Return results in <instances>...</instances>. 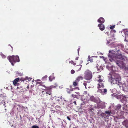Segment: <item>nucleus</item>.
<instances>
[{
    "mask_svg": "<svg viewBox=\"0 0 128 128\" xmlns=\"http://www.w3.org/2000/svg\"><path fill=\"white\" fill-rule=\"evenodd\" d=\"M75 72L73 70H72L71 71V73L72 74H74Z\"/></svg>",
    "mask_w": 128,
    "mask_h": 128,
    "instance_id": "473e14b6",
    "label": "nucleus"
},
{
    "mask_svg": "<svg viewBox=\"0 0 128 128\" xmlns=\"http://www.w3.org/2000/svg\"><path fill=\"white\" fill-rule=\"evenodd\" d=\"M117 51L118 52L117 53L114 55L115 58L116 59H120L125 61L126 58V57L124 55H122L120 52V53L118 52L120 51L119 50H118Z\"/></svg>",
    "mask_w": 128,
    "mask_h": 128,
    "instance_id": "39448f33",
    "label": "nucleus"
},
{
    "mask_svg": "<svg viewBox=\"0 0 128 128\" xmlns=\"http://www.w3.org/2000/svg\"><path fill=\"white\" fill-rule=\"evenodd\" d=\"M126 69L128 70V68H127Z\"/></svg>",
    "mask_w": 128,
    "mask_h": 128,
    "instance_id": "6e6d98bb",
    "label": "nucleus"
},
{
    "mask_svg": "<svg viewBox=\"0 0 128 128\" xmlns=\"http://www.w3.org/2000/svg\"><path fill=\"white\" fill-rule=\"evenodd\" d=\"M108 56L109 57V60L110 62H112V61L113 60V59L112 58V56L108 54Z\"/></svg>",
    "mask_w": 128,
    "mask_h": 128,
    "instance_id": "a211bd4d",
    "label": "nucleus"
},
{
    "mask_svg": "<svg viewBox=\"0 0 128 128\" xmlns=\"http://www.w3.org/2000/svg\"><path fill=\"white\" fill-rule=\"evenodd\" d=\"M38 81H40V80H37Z\"/></svg>",
    "mask_w": 128,
    "mask_h": 128,
    "instance_id": "864d4df0",
    "label": "nucleus"
},
{
    "mask_svg": "<svg viewBox=\"0 0 128 128\" xmlns=\"http://www.w3.org/2000/svg\"><path fill=\"white\" fill-rule=\"evenodd\" d=\"M128 30H126V32H128Z\"/></svg>",
    "mask_w": 128,
    "mask_h": 128,
    "instance_id": "09e8293b",
    "label": "nucleus"
},
{
    "mask_svg": "<svg viewBox=\"0 0 128 128\" xmlns=\"http://www.w3.org/2000/svg\"><path fill=\"white\" fill-rule=\"evenodd\" d=\"M99 83L98 84V92H99L102 93L103 94H106L107 92V90L106 89H100L101 87L103 88L104 87V86L103 84L101 82H99Z\"/></svg>",
    "mask_w": 128,
    "mask_h": 128,
    "instance_id": "20e7f679",
    "label": "nucleus"
},
{
    "mask_svg": "<svg viewBox=\"0 0 128 128\" xmlns=\"http://www.w3.org/2000/svg\"><path fill=\"white\" fill-rule=\"evenodd\" d=\"M67 119L68 120H70V117L68 116L67 117Z\"/></svg>",
    "mask_w": 128,
    "mask_h": 128,
    "instance_id": "4c0bfd02",
    "label": "nucleus"
},
{
    "mask_svg": "<svg viewBox=\"0 0 128 128\" xmlns=\"http://www.w3.org/2000/svg\"><path fill=\"white\" fill-rule=\"evenodd\" d=\"M98 70L99 71H100V72L101 71H100V69H98Z\"/></svg>",
    "mask_w": 128,
    "mask_h": 128,
    "instance_id": "603ef678",
    "label": "nucleus"
},
{
    "mask_svg": "<svg viewBox=\"0 0 128 128\" xmlns=\"http://www.w3.org/2000/svg\"><path fill=\"white\" fill-rule=\"evenodd\" d=\"M90 100L94 102H95L96 101V99L93 96H92L90 98Z\"/></svg>",
    "mask_w": 128,
    "mask_h": 128,
    "instance_id": "dca6fc26",
    "label": "nucleus"
},
{
    "mask_svg": "<svg viewBox=\"0 0 128 128\" xmlns=\"http://www.w3.org/2000/svg\"><path fill=\"white\" fill-rule=\"evenodd\" d=\"M82 66L81 65H79L76 66L75 67V69L77 71H78L81 70Z\"/></svg>",
    "mask_w": 128,
    "mask_h": 128,
    "instance_id": "9b49d317",
    "label": "nucleus"
},
{
    "mask_svg": "<svg viewBox=\"0 0 128 128\" xmlns=\"http://www.w3.org/2000/svg\"><path fill=\"white\" fill-rule=\"evenodd\" d=\"M80 49V48H79L78 49V54H79V51Z\"/></svg>",
    "mask_w": 128,
    "mask_h": 128,
    "instance_id": "58836bf2",
    "label": "nucleus"
},
{
    "mask_svg": "<svg viewBox=\"0 0 128 128\" xmlns=\"http://www.w3.org/2000/svg\"><path fill=\"white\" fill-rule=\"evenodd\" d=\"M115 26V25H114L112 26H110V29L112 30V29L114 28Z\"/></svg>",
    "mask_w": 128,
    "mask_h": 128,
    "instance_id": "c85d7f7f",
    "label": "nucleus"
},
{
    "mask_svg": "<svg viewBox=\"0 0 128 128\" xmlns=\"http://www.w3.org/2000/svg\"><path fill=\"white\" fill-rule=\"evenodd\" d=\"M72 96L73 97L77 98V95H74L73 94L72 95Z\"/></svg>",
    "mask_w": 128,
    "mask_h": 128,
    "instance_id": "2f4dec72",
    "label": "nucleus"
},
{
    "mask_svg": "<svg viewBox=\"0 0 128 128\" xmlns=\"http://www.w3.org/2000/svg\"><path fill=\"white\" fill-rule=\"evenodd\" d=\"M98 26L99 27L101 31L105 29V26L104 24H99L98 25Z\"/></svg>",
    "mask_w": 128,
    "mask_h": 128,
    "instance_id": "1a4fd4ad",
    "label": "nucleus"
},
{
    "mask_svg": "<svg viewBox=\"0 0 128 128\" xmlns=\"http://www.w3.org/2000/svg\"><path fill=\"white\" fill-rule=\"evenodd\" d=\"M83 79V77L81 76H79L76 79L75 81L77 82H78L80 80H82Z\"/></svg>",
    "mask_w": 128,
    "mask_h": 128,
    "instance_id": "f8f14e48",
    "label": "nucleus"
},
{
    "mask_svg": "<svg viewBox=\"0 0 128 128\" xmlns=\"http://www.w3.org/2000/svg\"><path fill=\"white\" fill-rule=\"evenodd\" d=\"M68 93H70V91H69V92H68Z\"/></svg>",
    "mask_w": 128,
    "mask_h": 128,
    "instance_id": "8fccbe9b",
    "label": "nucleus"
},
{
    "mask_svg": "<svg viewBox=\"0 0 128 128\" xmlns=\"http://www.w3.org/2000/svg\"><path fill=\"white\" fill-rule=\"evenodd\" d=\"M8 58L12 66H14V64L16 62H19L20 61L19 57L18 56H15L13 55L11 56H8Z\"/></svg>",
    "mask_w": 128,
    "mask_h": 128,
    "instance_id": "f03ea898",
    "label": "nucleus"
},
{
    "mask_svg": "<svg viewBox=\"0 0 128 128\" xmlns=\"http://www.w3.org/2000/svg\"><path fill=\"white\" fill-rule=\"evenodd\" d=\"M116 32V31L115 30H112L110 32V34H112L113 33H115Z\"/></svg>",
    "mask_w": 128,
    "mask_h": 128,
    "instance_id": "b1692460",
    "label": "nucleus"
},
{
    "mask_svg": "<svg viewBox=\"0 0 128 128\" xmlns=\"http://www.w3.org/2000/svg\"><path fill=\"white\" fill-rule=\"evenodd\" d=\"M121 106L120 104H118L116 106V110H119L121 108Z\"/></svg>",
    "mask_w": 128,
    "mask_h": 128,
    "instance_id": "f3484780",
    "label": "nucleus"
},
{
    "mask_svg": "<svg viewBox=\"0 0 128 128\" xmlns=\"http://www.w3.org/2000/svg\"><path fill=\"white\" fill-rule=\"evenodd\" d=\"M105 113L108 115H110L111 113V111H106L105 112Z\"/></svg>",
    "mask_w": 128,
    "mask_h": 128,
    "instance_id": "4be33fe9",
    "label": "nucleus"
},
{
    "mask_svg": "<svg viewBox=\"0 0 128 128\" xmlns=\"http://www.w3.org/2000/svg\"><path fill=\"white\" fill-rule=\"evenodd\" d=\"M92 72L89 70H87L84 73V78L85 79L90 80L92 78Z\"/></svg>",
    "mask_w": 128,
    "mask_h": 128,
    "instance_id": "7ed1b4c3",
    "label": "nucleus"
},
{
    "mask_svg": "<svg viewBox=\"0 0 128 128\" xmlns=\"http://www.w3.org/2000/svg\"><path fill=\"white\" fill-rule=\"evenodd\" d=\"M98 78L99 79L98 81L99 82H102L103 80V77H102L101 76L99 75L98 76Z\"/></svg>",
    "mask_w": 128,
    "mask_h": 128,
    "instance_id": "ddd939ff",
    "label": "nucleus"
},
{
    "mask_svg": "<svg viewBox=\"0 0 128 128\" xmlns=\"http://www.w3.org/2000/svg\"><path fill=\"white\" fill-rule=\"evenodd\" d=\"M121 21H120V22H118V24H120V23H121Z\"/></svg>",
    "mask_w": 128,
    "mask_h": 128,
    "instance_id": "a18cd8bd",
    "label": "nucleus"
},
{
    "mask_svg": "<svg viewBox=\"0 0 128 128\" xmlns=\"http://www.w3.org/2000/svg\"><path fill=\"white\" fill-rule=\"evenodd\" d=\"M58 98H59L58 97L56 98V101H57L58 102V103H59L61 100H60Z\"/></svg>",
    "mask_w": 128,
    "mask_h": 128,
    "instance_id": "c756f323",
    "label": "nucleus"
},
{
    "mask_svg": "<svg viewBox=\"0 0 128 128\" xmlns=\"http://www.w3.org/2000/svg\"><path fill=\"white\" fill-rule=\"evenodd\" d=\"M40 84V85H42V86L45 87V86L44 85H42V83L41 82H37L36 84Z\"/></svg>",
    "mask_w": 128,
    "mask_h": 128,
    "instance_id": "bb28decb",
    "label": "nucleus"
},
{
    "mask_svg": "<svg viewBox=\"0 0 128 128\" xmlns=\"http://www.w3.org/2000/svg\"><path fill=\"white\" fill-rule=\"evenodd\" d=\"M78 83V82H77L75 81V80L74 81L73 83V85L74 86H76L77 85Z\"/></svg>",
    "mask_w": 128,
    "mask_h": 128,
    "instance_id": "412c9836",
    "label": "nucleus"
},
{
    "mask_svg": "<svg viewBox=\"0 0 128 128\" xmlns=\"http://www.w3.org/2000/svg\"><path fill=\"white\" fill-rule=\"evenodd\" d=\"M73 103H74V104L75 105L76 104V101H74V102H73Z\"/></svg>",
    "mask_w": 128,
    "mask_h": 128,
    "instance_id": "37998d69",
    "label": "nucleus"
},
{
    "mask_svg": "<svg viewBox=\"0 0 128 128\" xmlns=\"http://www.w3.org/2000/svg\"><path fill=\"white\" fill-rule=\"evenodd\" d=\"M88 60L90 61V62H93V59L92 58H91L89 56H88Z\"/></svg>",
    "mask_w": 128,
    "mask_h": 128,
    "instance_id": "393cba45",
    "label": "nucleus"
},
{
    "mask_svg": "<svg viewBox=\"0 0 128 128\" xmlns=\"http://www.w3.org/2000/svg\"><path fill=\"white\" fill-rule=\"evenodd\" d=\"M111 41V40H107V42H106V44H109L110 43V42Z\"/></svg>",
    "mask_w": 128,
    "mask_h": 128,
    "instance_id": "72a5a7b5",
    "label": "nucleus"
},
{
    "mask_svg": "<svg viewBox=\"0 0 128 128\" xmlns=\"http://www.w3.org/2000/svg\"><path fill=\"white\" fill-rule=\"evenodd\" d=\"M108 77L112 83L114 84L120 85V82H119V80L120 76L118 74L114 72L111 73L109 75Z\"/></svg>",
    "mask_w": 128,
    "mask_h": 128,
    "instance_id": "f257e3e1",
    "label": "nucleus"
},
{
    "mask_svg": "<svg viewBox=\"0 0 128 128\" xmlns=\"http://www.w3.org/2000/svg\"><path fill=\"white\" fill-rule=\"evenodd\" d=\"M100 115L102 117H104V118H106L107 117V116H106V115L104 113H102Z\"/></svg>",
    "mask_w": 128,
    "mask_h": 128,
    "instance_id": "6ab92c4d",
    "label": "nucleus"
},
{
    "mask_svg": "<svg viewBox=\"0 0 128 128\" xmlns=\"http://www.w3.org/2000/svg\"><path fill=\"white\" fill-rule=\"evenodd\" d=\"M110 52H111V51H109V52L110 53Z\"/></svg>",
    "mask_w": 128,
    "mask_h": 128,
    "instance_id": "5fc2aeb1",
    "label": "nucleus"
},
{
    "mask_svg": "<svg viewBox=\"0 0 128 128\" xmlns=\"http://www.w3.org/2000/svg\"><path fill=\"white\" fill-rule=\"evenodd\" d=\"M125 38L128 37V34L127 33H126L125 34Z\"/></svg>",
    "mask_w": 128,
    "mask_h": 128,
    "instance_id": "e433bc0d",
    "label": "nucleus"
},
{
    "mask_svg": "<svg viewBox=\"0 0 128 128\" xmlns=\"http://www.w3.org/2000/svg\"><path fill=\"white\" fill-rule=\"evenodd\" d=\"M90 81L88 80L87 82L85 81L84 83L83 84L85 86V88H86V85L87 84H86L87 82L90 83Z\"/></svg>",
    "mask_w": 128,
    "mask_h": 128,
    "instance_id": "aec40b11",
    "label": "nucleus"
},
{
    "mask_svg": "<svg viewBox=\"0 0 128 128\" xmlns=\"http://www.w3.org/2000/svg\"><path fill=\"white\" fill-rule=\"evenodd\" d=\"M112 37H114V34L112 35V36H111Z\"/></svg>",
    "mask_w": 128,
    "mask_h": 128,
    "instance_id": "49530a36",
    "label": "nucleus"
},
{
    "mask_svg": "<svg viewBox=\"0 0 128 128\" xmlns=\"http://www.w3.org/2000/svg\"><path fill=\"white\" fill-rule=\"evenodd\" d=\"M56 128L55 127H54V128Z\"/></svg>",
    "mask_w": 128,
    "mask_h": 128,
    "instance_id": "13d9d810",
    "label": "nucleus"
},
{
    "mask_svg": "<svg viewBox=\"0 0 128 128\" xmlns=\"http://www.w3.org/2000/svg\"><path fill=\"white\" fill-rule=\"evenodd\" d=\"M3 57L4 58H5L6 57L4 55H3Z\"/></svg>",
    "mask_w": 128,
    "mask_h": 128,
    "instance_id": "de8ad7c7",
    "label": "nucleus"
},
{
    "mask_svg": "<svg viewBox=\"0 0 128 128\" xmlns=\"http://www.w3.org/2000/svg\"><path fill=\"white\" fill-rule=\"evenodd\" d=\"M32 128H39V127L38 126H37L34 125L32 126Z\"/></svg>",
    "mask_w": 128,
    "mask_h": 128,
    "instance_id": "7c9ffc66",
    "label": "nucleus"
},
{
    "mask_svg": "<svg viewBox=\"0 0 128 128\" xmlns=\"http://www.w3.org/2000/svg\"><path fill=\"white\" fill-rule=\"evenodd\" d=\"M88 93L87 92V91H85L84 92V94H86Z\"/></svg>",
    "mask_w": 128,
    "mask_h": 128,
    "instance_id": "a19ab883",
    "label": "nucleus"
},
{
    "mask_svg": "<svg viewBox=\"0 0 128 128\" xmlns=\"http://www.w3.org/2000/svg\"><path fill=\"white\" fill-rule=\"evenodd\" d=\"M52 78H53V76H50L49 77V80L50 81H52Z\"/></svg>",
    "mask_w": 128,
    "mask_h": 128,
    "instance_id": "cd10ccee",
    "label": "nucleus"
},
{
    "mask_svg": "<svg viewBox=\"0 0 128 128\" xmlns=\"http://www.w3.org/2000/svg\"><path fill=\"white\" fill-rule=\"evenodd\" d=\"M59 103L61 105H63L64 104V103L63 100H61Z\"/></svg>",
    "mask_w": 128,
    "mask_h": 128,
    "instance_id": "a878e982",
    "label": "nucleus"
},
{
    "mask_svg": "<svg viewBox=\"0 0 128 128\" xmlns=\"http://www.w3.org/2000/svg\"><path fill=\"white\" fill-rule=\"evenodd\" d=\"M73 89H71V90H70V91H73Z\"/></svg>",
    "mask_w": 128,
    "mask_h": 128,
    "instance_id": "3c124183",
    "label": "nucleus"
},
{
    "mask_svg": "<svg viewBox=\"0 0 128 128\" xmlns=\"http://www.w3.org/2000/svg\"><path fill=\"white\" fill-rule=\"evenodd\" d=\"M19 80V78H18L15 79L13 81V84L14 85H15L18 82Z\"/></svg>",
    "mask_w": 128,
    "mask_h": 128,
    "instance_id": "4468645a",
    "label": "nucleus"
},
{
    "mask_svg": "<svg viewBox=\"0 0 128 128\" xmlns=\"http://www.w3.org/2000/svg\"><path fill=\"white\" fill-rule=\"evenodd\" d=\"M123 110L125 111H128V107L126 104H124Z\"/></svg>",
    "mask_w": 128,
    "mask_h": 128,
    "instance_id": "2eb2a0df",
    "label": "nucleus"
},
{
    "mask_svg": "<svg viewBox=\"0 0 128 128\" xmlns=\"http://www.w3.org/2000/svg\"><path fill=\"white\" fill-rule=\"evenodd\" d=\"M17 74L19 75H20V74H21L20 73H18V72H17Z\"/></svg>",
    "mask_w": 128,
    "mask_h": 128,
    "instance_id": "c03bdc74",
    "label": "nucleus"
},
{
    "mask_svg": "<svg viewBox=\"0 0 128 128\" xmlns=\"http://www.w3.org/2000/svg\"><path fill=\"white\" fill-rule=\"evenodd\" d=\"M116 63L120 68L122 67L124 65V62L123 61L117 60L116 61Z\"/></svg>",
    "mask_w": 128,
    "mask_h": 128,
    "instance_id": "6e6552de",
    "label": "nucleus"
},
{
    "mask_svg": "<svg viewBox=\"0 0 128 128\" xmlns=\"http://www.w3.org/2000/svg\"><path fill=\"white\" fill-rule=\"evenodd\" d=\"M78 57H77L76 58H75V60H78Z\"/></svg>",
    "mask_w": 128,
    "mask_h": 128,
    "instance_id": "ea45409f",
    "label": "nucleus"
},
{
    "mask_svg": "<svg viewBox=\"0 0 128 128\" xmlns=\"http://www.w3.org/2000/svg\"><path fill=\"white\" fill-rule=\"evenodd\" d=\"M104 19L102 17H100L98 20V22L100 23V24H102L104 22Z\"/></svg>",
    "mask_w": 128,
    "mask_h": 128,
    "instance_id": "9d476101",
    "label": "nucleus"
},
{
    "mask_svg": "<svg viewBox=\"0 0 128 128\" xmlns=\"http://www.w3.org/2000/svg\"><path fill=\"white\" fill-rule=\"evenodd\" d=\"M6 99V95L5 94H0V103L2 104H5V99Z\"/></svg>",
    "mask_w": 128,
    "mask_h": 128,
    "instance_id": "423d86ee",
    "label": "nucleus"
},
{
    "mask_svg": "<svg viewBox=\"0 0 128 128\" xmlns=\"http://www.w3.org/2000/svg\"><path fill=\"white\" fill-rule=\"evenodd\" d=\"M64 101H66V100H64Z\"/></svg>",
    "mask_w": 128,
    "mask_h": 128,
    "instance_id": "4d7b16f0",
    "label": "nucleus"
},
{
    "mask_svg": "<svg viewBox=\"0 0 128 128\" xmlns=\"http://www.w3.org/2000/svg\"><path fill=\"white\" fill-rule=\"evenodd\" d=\"M69 63L71 64H73L74 66L76 65V63H74L72 60H71L69 62Z\"/></svg>",
    "mask_w": 128,
    "mask_h": 128,
    "instance_id": "5701e85b",
    "label": "nucleus"
},
{
    "mask_svg": "<svg viewBox=\"0 0 128 128\" xmlns=\"http://www.w3.org/2000/svg\"><path fill=\"white\" fill-rule=\"evenodd\" d=\"M106 35L108 36H109L110 34L109 32H107L106 33Z\"/></svg>",
    "mask_w": 128,
    "mask_h": 128,
    "instance_id": "c9c22d12",
    "label": "nucleus"
},
{
    "mask_svg": "<svg viewBox=\"0 0 128 128\" xmlns=\"http://www.w3.org/2000/svg\"><path fill=\"white\" fill-rule=\"evenodd\" d=\"M47 77L48 76H45L42 78V79H46Z\"/></svg>",
    "mask_w": 128,
    "mask_h": 128,
    "instance_id": "f704fd0d",
    "label": "nucleus"
},
{
    "mask_svg": "<svg viewBox=\"0 0 128 128\" xmlns=\"http://www.w3.org/2000/svg\"><path fill=\"white\" fill-rule=\"evenodd\" d=\"M60 100H62V96H60Z\"/></svg>",
    "mask_w": 128,
    "mask_h": 128,
    "instance_id": "79ce46f5",
    "label": "nucleus"
},
{
    "mask_svg": "<svg viewBox=\"0 0 128 128\" xmlns=\"http://www.w3.org/2000/svg\"><path fill=\"white\" fill-rule=\"evenodd\" d=\"M44 90V91H42V93L43 94L44 92L46 94H48L49 95H50L51 94V89L50 87L46 88V89Z\"/></svg>",
    "mask_w": 128,
    "mask_h": 128,
    "instance_id": "0eeeda50",
    "label": "nucleus"
}]
</instances>
